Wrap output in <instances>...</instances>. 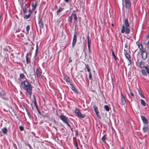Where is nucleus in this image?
Returning <instances> with one entry per match:
<instances>
[{"mask_svg":"<svg viewBox=\"0 0 149 149\" xmlns=\"http://www.w3.org/2000/svg\"><path fill=\"white\" fill-rule=\"evenodd\" d=\"M21 84L22 88L26 91L27 94L31 96L32 94V87L31 84L28 81V79L25 78V80L21 82Z\"/></svg>","mask_w":149,"mask_h":149,"instance_id":"f257e3e1","label":"nucleus"},{"mask_svg":"<svg viewBox=\"0 0 149 149\" xmlns=\"http://www.w3.org/2000/svg\"><path fill=\"white\" fill-rule=\"evenodd\" d=\"M124 24L126 26L125 28L124 25H123L122 26V29L121 30V33H123L125 32V33L126 34H128L130 32V29L127 28L129 26V24L128 22V19H126L125 20Z\"/></svg>","mask_w":149,"mask_h":149,"instance_id":"f03ea898","label":"nucleus"},{"mask_svg":"<svg viewBox=\"0 0 149 149\" xmlns=\"http://www.w3.org/2000/svg\"><path fill=\"white\" fill-rule=\"evenodd\" d=\"M74 112L77 115V116L80 118H83L85 117V114H81L78 109H76Z\"/></svg>","mask_w":149,"mask_h":149,"instance_id":"7ed1b4c3","label":"nucleus"},{"mask_svg":"<svg viewBox=\"0 0 149 149\" xmlns=\"http://www.w3.org/2000/svg\"><path fill=\"white\" fill-rule=\"evenodd\" d=\"M120 102L121 104L123 105H124L126 102L125 97L122 92L121 93Z\"/></svg>","mask_w":149,"mask_h":149,"instance_id":"20e7f679","label":"nucleus"},{"mask_svg":"<svg viewBox=\"0 0 149 149\" xmlns=\"http://www.w3.org/2000/svg\"><path fill=\"white\" fill-rule=\"evenodd\" d=\"M59 118L64 123H65L68 121V117H66L64 115H61L59 116Z\"/></svg>","mask_w":149,"mask_h":149,"instance_id":"39448f33","label":"nucleus"},{"mask_svg":"<svg viewBox=\"0 0 149 149\" xmlns=\"http://www.w3.org/2000/svg\"><path fill=\"white\" fill-rule=\"evenodd\" d=\"M38 24L40 29H42L43 28V23L42 20V18L39 15L38 17Z\"/></svg>","mask_w":149,"mask_h":149,"instance_id":"423d86ee","label":"nucleus"},{"mask_svg":"<svg viewBox=\"0 0 149 149\" xmlns=\"http://www.w3.org/2000/svg\"><path fill=\"white\" fill-rule=\"evenodd\" d=\"M71 16L74 17V22L77 23V16L76 14L75 13V11L74 10L72 11L71 14Z\"/></svg>","mask_w":149,"mask_h":149,"instance_id":"0eeeda50","label":"nucleus"},{"mask_svg":"<svg viewBox=\"0 0 149 149\" xmlns=\"http://www.w3.org/2000/svg\"><path fill=\"white\" fill-rule=\"evenodd\" d=\"M125 7L127 9H129L131 6L130 0H125Z\"/></svg>","mask_w":149,"mask_h":149,"instance_id":"6e6552de","label":"nucleus"},{"mask_svg":"<svg viewBox=\"0 0 149 149\" xmlns=\"http://www.w3.org/2000/svg\"><path fill=\"white\" fill-rule=\"evenodd\" d=\"M31 54H29L28 53H27L26 56V63L27 64L30 63V58H31Z\"/></svg>","mask_w":149,"mask_h":149,"instance_id":"1a4fd4ad","label":"nucleus"},{"mask_svg":"<svg viewBox=\"0 0 149 149\" xmlns=\"http://www.w3.org/2000/svg\"><path fill=\"white\" fill-rule=\"evenodd\" d=\"M93 107L94 109V111H95L96 115L99 118H100V116L97 107L95 105H94L93 106Z\"/></svg>","mask_w":149,"mask_h":149,"instance_id":"9d476101","label":"nucleus"},{"mask_svg":"<svg viewBox=\"0 0 149 149\" xmlns=\"http://www.w3.org/2000/svg\"><path fill=\"white\" fill-rule=\"evenodd\" d=\"M76 33H75L73 38V40L72 44V46L73 47L76 42L77 40V36Z\"/></svg>","mask_w":149,"mask_h":149,"instance_id":"9b49d317","label":"nucleus"},{"mask_svg":"<svg viewBox=\"0 0 149 149\" xmlns=\"http://www.w3.org/2000/svg\"><path fill=\"white\" fill-rule=\"evenodd\" d=\"M149 127L148 125H144L142 129V130L144 133L149 132Z\"/></svg>","mask_w":149,"mask_h":149,"instance_id":"f8f14e48","label":"nucleus"},{"mask_svg":"<svg viewBox=\"0 0 149 149\" xmlns=\"http://www.w3.org/2000/svg\"><path fill=\"white\" fill-rule=\"evenodd\" d=\"M37 4L38 2L37 1H36L35 3H34V2H32V3L31 6L32 8V11H34L35 10L37 6Z\"/></svg>","mask_w":149,"mask_h":149,"instance_id":"ddd939ff","label":"nucleus"},{"mask_svg":"<svg viewBox=\"0 0 149 149\" xmlns=\"http://www.w3.org/2000/svg\"><path fill=\"white\" fill-rule=\"evenodd\" d=\"M141 118L143 123L145 125L147 124L148 123V121L145 116H141Z\"/></svg>","mask_w":149,"mask_h":149,"instance_id":"4468645a","label":"nucleus"},{"mask_svg":"<svg viewBox=\"0 0 149 149\" xmlns=\"http://www.w3.org/2000/svg\"><path fill=\"white\" fill-rule=\"evenodd\" d=\"M36 73L37 77L41 78L42 75L41 72L38 70V69L36 70Z\"/></svg>","mask_w":149,"mask_h":149,"instance_id":"2eb2a0df","label":"nucleus"},{"mask_svg":"<svg viewBox=\"0 0 149 149\" xmlns=\"http://www.w3.org/2000/svg\"><path fill=\"white\" fill-rule=\"evenodd\" d=\"M70 85L71 86V89L73 91L74 93H77V91L74 85L71 83H70Z\"/></svg>","mask_w":149,"mask_h":149,"instance_id":"dca6fc26","label":"nucleus"},{"mask_svg":"<svg viewBox=\"0 0 149 149\" xmlns=\"http://www.w3.org/2000/svg\"><path fill=\"white\" fill-rule=\"evenodd\" d=\"M126 58L127 59V60L129 61L130 63L131 64V57L130 55L128 54H127L126 55H125Z\"/></svg>","mask_w":149,"mask_h":149,"instance_id":"f3484780","label":"nucleus"},{"mask_svg":"<svg viewBox=\"0 0 149 149\" xmlns=\"http://www.w3.org/2000/svg\"><path fill=\"white\" fill-rule=\"evenodd\" d=\"M139 67L141 68H144V63L142 61H141L139 63Z\"/></svg>","mask_w":149,"mask_h":149,"instance_id":"a211bd4d","label":"nucleus"},{"mask_svg":"<svg viewBox=\"0 0 149 149\" xmlns=\"http://www.w3.org/2000/svg\"><path fill=\"white\" fill-rule=\"evenodd\" d=\"M64 8H62L60 6L58 9L56 11V14L57 15H59V13L63 10Z\"/></svg>","mask_w":149,"mask_h":149,"instance_id":"6ab92c4d","label":"nucleus"},{"mask_svg":"<svg viewBox=\"0 0 149 149\" xmlns=\"http://www.w3.org/2000/svg\"><path fill=\"white\" fill-rule=\"evenodd\" d=\"M141 57L143 59V60H145L147 58V53L146 52V53L143 54H141Z\"/></svg>","mask_w":149,"mask_h":149,"instance_id":"aec40b11","label":"nucleus"},{"mask_svg":"<svg viewBox=\"0 0 149 149\" xmlns=\"http://www.w3.org/2000/svg\"><path fill=\"white\" fill-rule=\"evenodd\" d=\"M1 131L3 134H6L7 132V128L6 127H3L1 129Z\"/></svg>","mask_w":149,"mask_h":149,"instance_id":"412c9836","label":"nucleus"},{"mask_svg":"<svg viewBox=\"0 0 149 149\" xmlns=\"http://www.w3.org/2000/svg\"><path fill=\"white\" fill-rule=\"evenodd\" d=\"M33 103L34 104V105L35 107L37 106V102L36 100V99L35 97V96L34 95H33Z\"/></svg>","mask_w":149,"mask_h":149,"instance_id":"4be33fe9","label":"nucleus"},{"mask_svg":"<svg viewBox=\"0 0 149 149\" xmlns=\"http://www.w3.org/2000/svg\"><path fill=\"white\" fill-rule=\"evenodd\" d=\"M107 136L106 134H104L101 139L102 141L103 142H105L106 137Z\"/></svg>","mask_w":149,"mask_h":149,"instance_id":"5701e85b","label":"nucleus"},{"mask_svg":"<svg viewBox=\"0 0 149 149\" xmlns=\"http://www.w3.org/2000/svg\"><path fill=\"white\" fill-rule=\"evenodd\" d=\"M65 81H66L67 82L70 83V78L68 77H65Z\"/></svg>","mask_w":149,"mask_h":149,"instance_id":"b1692460","label":"nucleus"},{"mask_svg":"<svg viewBox=\"0 0 149 149\" xmlns=\"http://www.w3.org/2000/svg\"><path fill=\"white\" fill-rule=\"evenodd\" d=\"M30 26L28 25L26 28V34H29V31L30 29Z\"/></svg>","mask_w":149,"mask_h":149,"instance_id":"393cba45","label":"nucleus"},{"mask_svg":"<svg viewBox=\"0 0 149 149\" xmlns=\"http://www.w3.org/2000/svg\"><path fill=\"white\" fill-rule=\"evenodd\" d=\"M141 72L142 74L145 76H147V74L146 73V70L144 69H142L141 70Z\"/></svg>","mask_w":149,"mask_h":149,"instance_id":"a878e982","label":"nucleus"},{"mask_svg":"<svg viewBox=\"0 0 149 149\" xmlns=\"http://www.w3.org/2000/svg\"><path fill=\"white\" fill-rule=\"evenodd\" d=\"M138 47L139 49V50H140L143 49V47L141 43H139L138 44Z\"/></svg>","mask_w":149,"mask_h":149,"instance_id":"bb28decb","label":"nucleus"},{"mask_svg":"<svg viewBox=\"0 0 149 149\" xmlns=\"http://www.w3.org/2000/svg\"><path fill=\"white\" fill-rule=\"evenodd\" d=\"M87 41H88V47H90V39H89V37L88 36H87Z\"/></svg>","mask_w":149,"mask_h":149,"instance_id":"cd10ccee","label":"nucleus"},{"mask_svg":"<svg viewBox=\"0 0 149 149\" xmlns=\"http://www.w3.org/2000/svg\"><path fill=\"white\" fill-rule=\"evenodd\" d=\"M24 78L25 79L26 77L23 73H21L19 74V78L20 79H22Z\"/></svg>","mask_w":149,"mask_h":149,"instance_id":"c85d7f7f","label":"nucleus"},{"mask_svg":"<svg viewBox=\"0 0 149 149\" xmlns=\"http://www.w3.org/2000/svg\"><path fill=\"white\" fill-rule=\"evenodd\" d=\"M138 92L139 94V95H140L141 97L144 99L145 98V97L144 95L142 94L140 90H138Z\"/></svg>","mask_w":149,"mask_h":149,"instance_id":"c756f323","label":"nucleus"},{"mask_svg":"<svg viewBox=\"0 0 149 149\" xmlns=\"http://www.w3.org/2000/svg\"><path fill=\"white\" fill-rule=\"evenodd\" d=\"M141 104H142V105L143 106H146V102L144 100H143L142 99H141Z\"/></svg>","mask_w":149,"mask_h":149,"instance_id":"7c9ffc66","label":"nucleus"},{"mask_svg":"<svg viewBox=\"0 0 149 149\" xmlns=\"http://www.w3.org/2000/svg\"><path fill=\"white\" fill-rule=\"evenodd\" d=\"M72 17L71 16V15L69 16L68 18V21L69 22H72Z\"/></svg>","mask_w":149,"mask_h":149,"instance_id":"2f4dec72","label":"nucleus"},{"mask_svg":"<svg viewBox=\"0 0 149 149\" xmlns=\"http://www.w3.org/2000/svg\"><path fill=\"white\" fill-rule=\"evenodd\" d=\"M104 108L107 111H109V108L108 106L107 105H105L104 107Z\"/></svg>","mask_w":149,"mask_h":149,"instance_id":"473e14b6","label":"nucleus"},{"mask_svg":"<svg viewBox=\"0 0 149 149\" xmlns=\"http://www.w3.org/2000/svg\"><path fill=\"white\" fill-rule=\"evenodd\" d=\"M85 66H86V68L87 69V70L88 72H90V68H89L88 65H87V64H85Z\"/></svg>","mask_w":149,"mask_h":149,"instance_id":"72a5a7b5","label":"nucleus"},{"mask_svg":"<svg viewBox=\"0 0 149 149\" xmlns=\"http://www.w3.org/2000/svg\"><path fill=\"white\" fill-rule=\"evenodd\" d=\"M145 68L146 69L147 72L149 75V67L148 66H145Z\"/></svg>","mask_w":149,"mask_h":149,"instance_id":"f704fd0d","label":"nucleus"},{"mask_svg":"<svg viewBox=\"0 0 149 149\" xmlns=\"http://www.w3.org/2000/svg\"><path fill=\"white\" fill-rule=\"evenodd\" d=\"M30 16H31V14L30 13H29L27 15H25L24 17V18L25 19H27L29 18L30 17Z\"/></svg>","mask_w":149,"mask_h":149,"instance_id":"c9c22d12","label":"nucleus"},{"mask_svg":"<svg viewBox=\"0 0 149 149\" xmlns=\"http://www.w3.org/2000/svg\"><path fill=\"white\" fill-rule=\"evenodd\" d=\"M140 51L141 52V54L147 52L145 49H143Z\"/></svg>","mask_w":149,"mask_h":149,"instance_id":"e433bc0d","label":"nucleus"},{"mask_svg":"<svg viewBox=\"0 0 149 149\" xmlns=\"http://www.w3.org/2000/svg\"><path fill=\"white\" fill-rule=\"evenodd\" d=\"M88 77L90 80H92V74L91 72H89Z\"/></svg>","mask_w":149,"mask_h":149,"instance_id":"4c0bfd02","label":"nucleus"},{"mask_svg":"<svg viewBox=\"0 0 149 149\" xmlns=\"http://www.w3.org/2000/svg\"><path fill=\"white\" fill-rule=\"evenodd\" d=\"M25 144L27 146H28L29 147V149H33L31 146L28 143H26Z\"/></svg>","mask_w":149,"mask_h":149,"instance_id":"58836bf2","label":"nucleus"},{"mask_svg":"<svg viewBox=\"0 0 149 149\" xmlns=\"http://www.w3.org/2000/svg\"><path fill=\"white\" fill-rule=\"evenodd\" d=\"M38 50V44H37L36 45V52H35V55H36L37 54V52Z\"/></svg>","mask_w":149,"mask_h":149,"instance_id":"ea45409f","label":"nucleus"},{"mask_svg":"<svg viewBox=\"0 0 149 149\" xmlns=\"http://www.w3.org/2000/svg\"><path fill=\"white\" fill-rule=\"evenodd\" d=\"M65 123L71 129V130H72V129L71 128V126L68 123V121H67Z\"/></svg>","mask_w":149,"mask_h":149,"instance_id":"a19ab883","label":"nucleus"},{"mask_svg":"<svg viewBox=\"0 0 149 149\" xmlns=\"http://www.w3.org/2000/svg\"><path fill=\"white\" fill-rule=\"evenodd\" d=\"M26 4L25 5L24 8L23 9V12L24 13H25L26 12Z\"/></svg>","mask_w":149,"mask_h":149,"instance_id":"79ce46f5","label":"nucleus"},{"mask_svg":"<svg viewBox=\"0 0 149 149\" xmlns=\"http://www.w3.org/2000/svg\"><path fill=\"white\" fill-rule=\"evenodd\" d=\"M37 110V111H38V112L40 114H41V112H40V110H39L38 107V106L36 107Z\"/></svg>","mask_w":149,"mask_h":149,"instance_id":"37998d69","label":"nucleus"},{"mask_svg":"<svg viewBox=\"0 0 149 149\" xmlns=\"http://www.w3.org/2000/svg\"><path fill=\"white\" fill-rule=\"evenodd\" d=\"M19 129L21 131H23L24 129L23 127L22 126H20L19 127Z\"/></svg>","mask_w":149,"mask_h":149,"instance_id":"c03bdc74","label":"nucleus"},{"mask_svg":"<svg viewBox=\"0 0 149 149\" xmlns=\"http://www.w3.org/2000/svg\"><path fill=\"white\" fill-rule=\"evenodd\" d=\"M112 56H113V57H114V58H115L116 56L114 54V52L113 51H112Z\"/></svg>","mask_w":149,"mask_h":149,"instance_id":"a18cd8bd","label":"nucleus"},{"mask_svg":"<svg viewBox=\"0 0 149 149\" xmlns=\"http://www.w3.org/2000/svg\"><path fill=\"white\" fill-rule=\"evenodd\" d=\"M26 111H27V114L28 116H29V118H30L31 115H30V113L27 110V109H26Z\"/></svg>","mask_w":149,"mask_h":149,"instance_id":"49530a36","label":"nucleus"},{"mask_svg":"<svg viewBox=\"0 0 149 149\" xmlns=\"http://www.w3.org/2000/svg\"><path fill=\"white\" fill-rule=\"evenodd\" d=\"M128 53L127 52V50H125V49H124V54L125 55H126V54H127Z\"/></svg>","mask_w":149,"mask_h":149,"instance_id":"de8ad7c7","label":"nucleus"},{"mask_svg":"<svg viewBox=\"0 0 149 149\" xmlns=\"http://www.w3.org/2000/svg\"><path fill=\"white\" fill-rule=\"evenodd\" d=\"M52 128H54L55 129L56 132H57L58 130L57 129V128L55 127L54 126H53Z\"/></svg>","mask_w":149,"mask_h":149,"instance_id":"09e8293b","label":"nucleus"},{"mask_svg":"<svg viewBox=\"0 0 149 149\" xmlns=\"http://www.w3.org/2000/svg\"><path fill=\"white\" fill-rule=\"evenodd\" d=\"M32 10H31L30 9H29V10L28 12L29 13L31 14L32 13Z\"/></svg>","mask_w":149,"mask_h":149,"instance_id":"8fccbe9b","label":"nucleus"},{"mask_svg":"<svg viewBox=\"0 0 149 149\" xmlns=\"http://www.w3.org/2000/svg\"><path fill=\"white\" fill-rule=\"evenodd\" d=\"M115 61H116V62H117L118 61L117 60H118V58H117V57L116 56L115 58H114Z\"/></svg>","mask_w":149,"mask_h":149,"instance_id":"3c124183","label":"nucleus"},{"mask_svg":"<svg viewBox=\"0 0 149 149\" xmlns=\"http://www.w3.org/2000/svg\"><path fill=\"white\" fill-rule=\"evenodd\" d=\"M130 94L132 97H134V95L132 92H131L130 93Z\"/></svg>","mask_w":149,"mask_h":149,"instance_id":"603ef678","label":"nucleus"},{"mask_svg":"<svg viewBox=\"0 0 149 149\" xmlns=\"http://www.w3.org/2000/svg\"><path fill=\"white\" fill-rule=\"evenodd\" d=\"M88 51L89 53H90L91 52V50H90V47H88Z\"/></svg>","mask_w":149,"mask_h":149,"instance_id":"864d4df0","label":"nucleus"},{"mask_svg":"<svg viewBox=\"0 0 149 149\" xmlns=\"http://www.w3.org/2000/svg\"><path fill=\"white\" fill-rule=\"evenodd\" d=\"M148 49H149V40L148 42Z\"/></svg>","mask_w":149,"mask_h":149,"instance_id":"5fc2aeb1","label":"nucleus"},{"mask_svg":"<svg viewBox=\"0 0 149 149\" xmlns=\"http://www.w3.org/2000/svg\"><path fill=\"white\" fill-rule=\"evenodd\" d=\"M65 2L66 3L68 2L69 0H64Z\"/></svg>","mask_w":149,"mask_h":149,"instance_id":"6e6d98bb","label":"nucleus"},{"mask_svg":"<svg viewBox=\"0 0 149 149\" xmlns=\"http://www.w3.org/2000/svg\"><path fill=\"white\" fill-rule=\"evenodd\" d=\"M4 51H8V49L6 48L4 49Z\"/></svg>","mask_w":149,"mask_h":149,"instance_id":"4d7b16f0","label":"nucleus"},{"mask_svg":"<svg viewBox=\"0 0 149 149\" xmlns=\"http://www.w3.org/2000/svg\"><path fill=\"white\" fill-rule=\"evenodd\" d=\"M146 37L147 38H149V33H148V34H147V35L146 36Z\"/></svg>","mask_w":149,"mask_h":149,"instance_id":"13d9d810","label":"nucleus"},{"mask_svg":"<svg viewBox=\"0 0 149 149\" xmlns=\"http://www.w3.org/2000/svg\"><path fill=\"white\" fill-rule=\"evenodd\" d=\"M77 149H79L77 145H76Z\"/></svg>","mask_w":149,"mask_h":149,"instance_id":"bf43d9fd","label":"nucleus"},{"mask_svg":"<svg viewBox=\"0 0 149 149\" xmlns=\"http://www.w3.org/2000/svg\"><path fill=\"white\" fill-rule=\"evenodd\" d=\"M125 47H126L127 48V44H125Z\"/></svg>","mask_w":149,"mask_h":149,"instance_id":"052dcab7","label":"nucleus"},{"mask_svg":"<svg viewBox=\"0 0 149 149\" xmlns=\"http://www.w3.org/2000/svg\"><path fill=\"white\" fill-rule=\"evenodd\" d=\"M111 25H112V26H114V24L113 23Z\"/></svg>","mask_w":149,"mask_h":149,"instance_id":"680f3d73","label":"nucleus"},{"mask_svg":"<svg viewBox=\"0 0 149 149\" xmlns=\"http://www.w3.org/2000/svg\"><path fill=\"white\" fill-rule=\"evenodd\" d=\"M1 14H0V19H1Z\"/></svg>","mask_w":149,"mask_h":149,"instance_id":"e2e57ef3","label":"nucleus"},{"mask_svg":"<svg viewBox=\"0 0 149 149\" xmlns=\"http://www.w3.org/2000/svg\"><path fill=\"white\" fill-rule=\"evenodd\" d=\"M70 60V62H72V60H70H70Z\"/></svg>","mask_w":149,"mask_h":149,"instance_id":"0e129e2a","label":"nucleus"},{"mask_svg":"<svg viewBox=\"0 0 149 149\" xmlns=\"http://www.w3.org/2000/svg\"><path fill=\"white\" fill-rule=\"evenodd\" d=\"M21 0H18V1H20Z\"/></svg>","mask_w":149,"mask_h":149,"instance_id":"69168bd1","label":"nucleus"},{"mask_svg":"<svg viewBox=\"0 0 149 149\" xmlns=\"http://www.w3.org/2000/svg\"><path fill=\"white\" fill-rule=\"evenodd\" d=\"M85 56H86V53H85Z\"/></svg>","mask_w":149,"mask_h":149,"instance_id":"338daca9","label":"nucleus"},{"mask_svg":"<svg viewBox=\"0 0 149 149\" xmlns=\"http://www.w3.org/2000/svg\"><path fill=\"white\" fill-rule=\"evenodd\" d=\"M1 93H0V95H1Z\"/></svg>","mask_w":149,"mask_h":149,"instance_id":"774afa93","label":"nucleus"}]
</instances>
